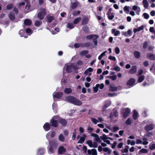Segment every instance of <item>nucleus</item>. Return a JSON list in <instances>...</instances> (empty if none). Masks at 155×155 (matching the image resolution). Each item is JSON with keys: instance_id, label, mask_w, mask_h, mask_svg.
Segmentation results:
<instances>
[{"instance_id": "39", "label": "nucleus", "mask_w": 155, "mask_h": 155, "mask_svg": "<svg viewBox=\"0 0 155 155\" xmlns=\"http://www.w3.org/2000/svg\"><path fill=\"white\" fill-rule=\"evenodd\" d=\"M149 148L151 150H155V144L150 143L149 145Z\"/></svg>"}, {"instance_id": "29", "label": "nucleus", "mask_w": 155, "mask_h": 155, "mask_svg": "<svg viewBox=\"0 0 155 155\" xmlns=\"http://www.w3.org/2000/svg\"><path fill=\"white\" fill-rule=\"evenodd\" d=\"M81 18L80 17H79L75 18L73 21V23L74 24H77L81 20Z\"/></svg>"}, {"instance_id": "13", "label": "nucleus", "mask_w": 155, "mask_h": 155, "mask_svg": "<svg viewBox=\"0 0 155 155\" xmlns=\"http://www.w3.org/2000/svg\"><path fill=\"white\" fill-rule=\"evenodd\" d=\"M137 70V68L136 66H133L129 71L128 73L130 74H133L136 73Z\"/></svg>"}, {"instance_id": "50", "label": "nucleus", "mask_w": 155, "mask_h": 155, "mask_svg": "<svg viewBox=\"0 0 155 155\" xmlns=\"http://www.w3.org/2000/svg\"><path fill=\"white\" fill-rule=\"evenodd\" d=\"M14 6L13 4H8L6 7V9L7 10H10L13 8Z\"/></svg>"}, {"instance_id": "51", "label": "nucleus", "mask_w": 155, "mask_h": 155, "mask_svg": "<svg viewBox=\"0 0 155 155\" xmlns=\"http://www.w3.org/2000/svg\"><path fill=\"white\" fill-rule=\"evenodd\" d=\"M83 62L82 61L80 60L78 61L77 62V64H75L77 65L80 68L79 66H81L83 64Z\"/></svg>"}, {"instance_id": "9", "label": "nucleus", "mask_w": 155, "mask_h": 155, "mask_svg": "<svg viewBox=\"0 0 155 155\" xmlns=\"http://www.w3.org/2000/svg\"><path fill=\"white\" fill-rule=\"evenodd\" d=\"M135 82V80L133 78H130L127 83V85L128 86H130L131 87L135 85L134 83Z\"/></svg>"}, {"instance_id": "38", "label": "nucleus", "mask_w": 155, "mask_h": 155, "mask_svg": "<svg viewBox=\"0 0 155 155\" xmlns=\"http://www.w3.org/2000/svg\"><path fill=\"white\" fill-rule=\"evenodd\" d=\"M9 17L12 20H13L15 19V15L13 12H11L9 14Z\"/></svg>"}, {"instance_id": "43", "label": "nucleus", "mask_w": 155, "mask_h": 155, "mask_svg": "<svg viewBox=\"0 0 155 155\" xmlns=\"http://www.w3.org/2000/svg\"><path fill=\"white\" fill-rule=\"evenodd\" d=\"M144 75H141L138 78V82L139 83L142 82L144 79Z\"/></svg>"}, {"instance_id": "25", "label": "nucleus", "mask_w": 155, "mask_h": 155, "mask_svg": "<svg viewBox=\"0 0 155 155\" xmlns=\"http://www.w3.org/2000/svg\"><path fill=\"white\" fill-rule=\"evenodd\" d=\"M59 122L62 126H65L67 123L66 121L62 119H60L59 120Z\"/></svg>"}, {"instance_id": "8", "label": "nucleus", "mask_w": 155, "mask_h": 155, "mask_svg": "<svg viewBox=\"0 0 155 155\" xmlns=\"http://www.w3.org/2000/svg\"><path fill=\"white\" fill-rule=\"evenodd\" d=\"M91 136L94 137V140H95L97 142L99 143L101 142V140L100 139V137H99L97 134L94 133H91Z\"/></svg>"}, {"instance_id": "11", "label": "nucleus", "mask_w": 155, "mask_h": 155, "mask_svg": "<svg viewBox=\"0 0 155 155\" xmlns=\"http://www.w3.org/2000/svg\"><path fill=\"white\" fill-rule=\"evenodd\" d=\"M111 104V102L110 101H105L104 104L102 107L103 111H104L105 109Z\"/></svg>"}, {"instance_id": "2", "label": "nucleus", "mask_w": 155, "mask_h": 155, "mask_svg": "<svg viewBox=\"0 0 155 155\" xmlns=\"http://www.w3.org/2000/svg\"><path fill=\"white\" fill-rule=\"evenodd\" d=\"M65 100L77 106L81 105L82 104L81 101L72 96H69L66 97H65Z\"/></svg>"}, {"instance_id": "52", "label": "nucleus", "mask_w": 155, "mask_h": 155, "mask_svg": "<svg viewBox=\"0 0 155 155\" xmlns=\"http://www.w3.org/2000/svg\"><path fill=\"white\" fill-rule=\"evenodd\" d=\"M110 90L112 91H117V88L116 87H110Z\"/></svg>"}, {"instance_id": "12", "label": "nucleus", "mask_w": 155, "mask_h": 155, "mask_svg": "<svg viewBox=\"0 0 155 155\" xmlns=\"http://www.w3.org/2000/svg\"><path fill=\"white\" fill-rule=\"evenodd\" d=\"M87 153L89 155H97V151L95 149H93L91 150H87Z\"/></svg>"}, {"instance_id": "62", "label": "nucleus", "mask_w": 155, "mask_h": 155, "mask_svg": "<svg viewBox=\"0 0 155 155\" xmlns=\"http://www.w3.org/2000/svg\"><path fill=\"white\" fill-rule=\"evenodd\" d=\"M97 142L96 141V142H94L93 143V146L92 147L94 148H97L98 146V144L97 143Z\"/></svg>"}, {"instance_id": "19", "label": "nucleus", "mask_w": 155, "mask_h": 155, "mask_svg": "<svg viewBox=\"0 0 155 155\" xmlns=\"http://www.w3.org/2000/svg\"><path fill=\"white\" fill-rule=\"evenodd\" d=\"M111 32L112 34H114L115 36H118L120 34V32L119 31L116 30V29L114 28L112 29Z\"/></svg>"}, {"instance_id": "44", "label": "nucleus", "mask_w": 155, "mask_h": 155, "mask_svg": "<svg viewBox=\"0 0 155 155\" xmlns=\"http://www.w3.org/2000/svg\"><path fill=\"white\" fill-rule=\"evenodd\" d=\"M148 151L146 149L143 148L140 150L139 151V153L140 154V153H147Z\"/></svg>"}, {"instance_id": "37", "label": "nucleus", "mask_w": 155, "mask_h": 155, "mask_svg": "<svg viewBox=\"0 0 155 155\" xmlns=\"http://www.w3.org/2000/svg\"><path fill=\"white\" fill-rule=\"evenodd\" d=\"M42 24V22L41 21L36 20L35 23V25L36 26L38 27Z\"/></svg>"}, {"instance_id": "42", "label": "nucleus", "mask_w": 155, "mask_h": 155, "mask_svg": "<svg viewBox=\"0 0 155 155\" xmlns=\"http://www.w3.org/2000/svg\"><path fill=\"white\" fill-rule=\"evenodd\" d=\"M91 120L94 124H96L99 122V121L95 118L92 117L91 118Z\"/></svg>"}, {"instance_id": "18", "label": "nucleus", "mask_w": 155, "mask_h": 155, "mask_svg": "<svg viewBox=\"0 0 155 155\" xmlns=\"http://www.w3.org/2000/svg\"><path fill=\"white\" fill-rule=\"evenodd\" d=\"M89 21V18L86 17H84L82 20L81 22V25H84L85 24H86L88 23V21Z\"/></svg>"}, {"instance_id": "23", "label": "nucleus", "mask_w": 155, "mask_h": 155, "mask_svg": "<svg viewBox=\"0 0 155 155\" xmlns=\"http://www.w3.org/2000/svg\"><path fill=\"white\" fill-rule=\"evenodd\" d=\"M134 55L135 58L138 59L140 57V53L137 51H135L134 53Z\"/></svg>"}, {"instance_id": "10", "label": "nucleus", "mask_w": 155, "mask_h": 155, "mask_svg": "<svg viewBox=\"0 0 155 155\" xmlns=\"http://www.w3.org/2000/svg\"><path fill=\"white\" fill-rule=\"evenodd\" d=\"M130 112V108H126L124 110V112L123 114V117L124 118H125L127 117L129 113Z\"/></svg>"}, {"instance_id": "55", "label": "nucleus", "mask_w": 155, "mask_h": 155, "mask_svg": "<svg viewBox=\"0 0 155 155\" xmlns=\"http://www.w3.org/2000/svg\"><path fill=\"white\" fill-rule=\"evenodd\" d=\"M107 136L105 134H103L102 136H101L100 137V138L101 139L103 140H105L107 139Z\"/></svg>"}, {"instance_id": "57", "label": "nucleus", "mask_w": 155, "mask_h": 155, "mask_svg": "<svg viewBox=\"0 0 155 155\" xmlns=\"http://www.w3.org/2000/svg\"><path fill=\"white\" fill-rule=\"evenodd\" d=\"M57 106V104L54 102L52 104V109L54 111L56 110Z\"/></svg>"}, {"instance_id": "15", "label": "nucleus", "mask_w": 155, "mask_h": 155, "mask_svg": "<svg viewBox=\"0 0 155 155\" xmlns=\"http://www.w3.org/2000/svg\"><path fill=\"white\" fill-rule=\"evenodd\" d=\"M43 128L45 130L48 131L50 129V124L46 123L43 126Z\"/></svg>"}, {"instance_id": "6", "label": "nucleus", "mask_w": 155, "mask_h": 155, "mask_svg": "<svg viewBox=\"0 0 155 155\" xmlns=\"http://www.w3.org/2000/svg\"><path fill=\"white\" fill-rule=\"evenodd\" d=\"M58 117L57 116H54L51 121V123L52 126L54 127H57L58 126V122L57 120H58Z\"/></svg>"}, {"instance_id": "48", "label": "nucleus", "mask_w": 155, "mask_h": 155, "mask_svg": "<svg viewBox=\"0 0 155 155\" xmlns=\"http://www.w3.org/2000/svg\"><path fill=\"white\" fill-rule=\"evenodd\" d=\"M82 29L85 32L87 33L89 32V28L87 26H84L82 28Z\"/></svg>"}, {"instance_id": "35", "label": "nucleus", "mask_w": 155, "mask_h": 155, "mask_svg": "<svg viewBox=\"0 0 155 155\" xmlns=\"http://www.w3.org/2000/svg\"><path fill=\"white\" fill-rule=\"evenodd\" d=\"M114 68H111L110 70H112L115 71H120V67L117 65L114 66Z\"/></svg>"}, {"instance_id": "30", "label": "nucleus", "mask_w": 155, "mask_h": 155, "mask_svg": "<svg viewBox=\"0 0 155 155\" xmlns=\"http://www.w3.org/2000/svg\"><path fill=\"white\" fill-rule=\"evenodd\" d=\"M31 21L29 19H26L24 21L25 24L27 26L30 25L31 23Z\"/></svg>"}, {"instance_id": "3", "label": "nucleus", "mask_w": 155, "mask_h": 155, "mask_svg": "<svg viewBox=\"0 0 155 155\" xmlns=\"http://www.w3.org/2000/svg\"><path fill=\"white\" fill-rule=\"evenodd\" d=\"M49 145L48 147V152L50 154L54 152V150L56 149L58 145V141L55 140L49 141Z\"/></svg>"}, {"instance_id": "20", "label": "nucleus", "mask_w": 155, "mask_h": 155, "mask_svg": "<svg viewBox=\"0 0 155 155\" xmlns=\"http://www.w3.org/2000/svg\"><path fill=\"white\" fill-rule=\"evenodd\" d=\"M98 37L99 36L98 35H90L86 36L87 38L89 39H93L94 38H98Z\"/></svg>"}, {"instance_id": "58", "label": "nucleus", "mask_w": 155, "mask_h": 155, "mask_svg": "<svg viewBox=\"0 0 155 155\" xmlns=\"http://www.w3.org/2000/svg\"><path fill=\"white\" fill-rule=\"evenodd\" d=\"M143 15L144 17V18L146 19H148L149 17V15L146 13H144L143 14Z\"/></svg>"}, {"instance_id": "59", "label": "nucleus", "mask_w": 155, "mask_h": 155, "mask_svg": "<svg viewBox=\"0 0 155 155\" xmlns=\"http://www.w3.org/2000/svg\"><path fill=\"white\" fill-rule=\"evenodd\" d=\"M30 7V3L28 2L25 6V9L27 10L29 9Z\"/></svg>"}, {"instance_id": "5", "label": "nucleus", "mask_w": 155, "mask_h": 155, "mask_svg": "<svg viewBox=\"0 0 155 155\" xmlns=\"http://www.w3.org/2000/svg\"><path fill=\"white\" fill-rule=\"evenodd\" d=\"M46 14V11L45 8H41L38 15V18L41 20L44 19L45 16Z\"/></svg>"}, {"instance_id": "32", "label": "nucleus", "mask_w": 155, "mask_h": 155, "mask_svg": "<svg viewBox=\"0 0 155 155\" xmlns=\"http://www.w3.org/2000/svg\"><path fill=\"white\" fill-rule=\"evenodd\" d=\"M72 92V89L70 88H66L64 91V92L67 94H69Z\"/></svg>"}, {"instance_id": "56", "label": "nucleus", "mask_w": 155, "mask_h": 155, "mask_svg": "<svg viewBox=\"0 0 155 155\" xmlns=\"http://www.w3.org/2000/svg\"><path fill=\"white\" fill-rule=\"evenodd\" d=\"M103 150L105 152H108L109 153H110L111 152V150L110 149H109L107 147H105L103 149Z\"/></svg>"}, {"instance_id": "24", "label": "nucleus", "mask_w": 155, "mask_h": 155, "mask_svg": "<svg viewBox=\"0 0 155 155\" xmlns=\"http://www.w3.org/2000/svg\"><path fill=\"white\" fill-rule=\"evenodd\" d=\"M133 119L135 120L137 119L138 117V114L137 111L135 110H134L133 111Z\"/></svg>"}, {"instance_id": "54", "label": "nucleus", "mask_w": 155, "mask_h": 155, "mask_svg": "<svg viewBox=\"0 0 155 155\" xmlns=\"http://www.w3.org/2000/svg\"><path fill=\"white\" fill-rule=\"evenodd\" d=\"M96 85L98 88H99L100 89H103L104 87V85L103 84H97Z\"/></svg>"}, {"instance_id": "14", "label": "nucleus", "mask_w": 155, "mask_h": 155, "mask_svg": "<svg viewBox=\"0 0 155 155\" xmlns=\"http://www.w3.org/2000/svg\"><path fill=\"white\" fill-rule=\"evenodd\" d=\"M19 35L21 37H24L25 38L28 37L27 35H26L25 30H21L19 31Z\"/></svg>"}, {"instance_id": "31", "label": "nucleus", "mask_w": 155, "mask_h": 155, "mask_svg": "<svg viewBox=\"0 0 155 155\" xmlns=\"http://www.w3.org/2000/svg\"><path fill=\"white\" fill-rule=\"evenodd\" d=\"M54 19V17L53 16L48 15L47 17V21L49 23L51 22Z\"/></svg>"}, {"instance_id": "64", "label": "nucleus", "mask_w": 155, "mask_h": 155, "mask_svg": "<svg viewBox=\"0 0 155 155\" xmlns=\"http://www.w3.org/2000/svg\"><path fill=\"white\" fill-rule=\"evenodd\" d=\"M115 51L117 54H119L120 51L119 48L118 47H116L115 48Z\"/></svg>"}, {"instance_id": "45", "label": "nucleus", "mask_w": 155, "mask_h": 155, "mask_svg": "<svg viewBox=\"0 0 155 155\" xmlns=\"http://www.w3.org/2000/svg\"><path fill=\"white\" fill-rule=\"evenodd\" d=\"M86 143L91 147H92L93 142L91 140H88L86 141Z\"/></svg>"}, {"instance_id": "41", "label": "nucleus", "mask_w": 155, "mask_h": 155, "mask_svg": "<svg viewBox=\"0 0 155 155\" xmlns=\"http://www.w3.org/2000/svg\"><path fill=\"white\" fill-rule=\"evenodd\" d=\"M80 12L79 11H74L72 13V15L74 16H77L80 15Z\"/></svg>"}, {"instance_id": "40", "label": "nucleus", "mask_w": 155, "mask_h": 155, "mask_svg": "<svg viewBox=\"0 0 155 155\" xmlns=\"http://www.w3.org/2000/svg\"><path fill=\"white\" fill-rule=\"evenodd\" d=\"M110 12H108L107 13V15H108V19L110 20H112L114 17V15H113L112 13H111V15H110Z\"/></svg>"}, {"instance_id": "46", "label": "nucleus", "mask_w": 155, "mask_h": 155, "mask_svg": "<svg viewBox=\"0 0 155 155\" xmlns=\"http://www.w3.org/2000/svg\"><path fill=\"white\" fill-rule=\"evenodd\" d=\"M107 52V51H105L102 53L98 57V59L99 60H101L103 57L105 55V53Z\"/></svg>"}, {"instance_id": "60", "label": "nucleus", "mask_w": 155, "mask_h": 155, "mask_svg": "<svg viewBox=\"0 0 155 155\" xmlns=\"http://www.w3.org/2000/svg\"><path fill=\"white\" fill-rule=\"evenodd\" d=\"M87 130L88 131V133H90L92 132L93 129L90 126H88L87 127Z\"/></svg>"}, {"instance_id": "1", "label": "nucleus", "mask_w": 155, "mask_h": 155, "mask_svg": "<svg viewBox=\"0 0 155 155\" xmlns=\"http://www.w3.org/2000/svg\"><path fill=\"white\" fill-rule=\"evenodd\" d=\"M79 68L75 64L72 63L70 65L66 64L63 68V76L66 77L68 75V73L71 72L73 71L78 70Z\"/></svg>"}, {"instance_id": "4", "label": "nucleus", "mask_w": 155, "mask_h": 155, "mask_svg": "<svg viewBox=\"0 0 155 155\" xmlns=\"http://www.w3.org/2000/svg\"><path fill=\"white\" fill-rule=\"evenodd\" d=\"M142 123L143 124H149L144 127V129L147 132L153 130L154 128V125L151 120H147L143 121Z\"/></svg>"}, {"instance_id": "16", "label": "nucleus", "mask_w": 155, "mask_h": 155, "mask_svg": "<svg viewBox=\"0 0 155 155\" xmlns=\"http://www.w3.org/2000/svg\"><path fill=\"white\" fill-rule=\"evenodd\" d=\"M66 150V149L63 147L61 146L58 149V152L60 154H63L65 152Z\"/></svg>"}, {"instance_id": "47", "label": "nucleus", "mask_w": 155, "mask_h": 155, "mask_svg": "<svg viewBox=\"0 0 155 155\" xmlns=\"http://www.w3.org/2000/svg\"><path fill=\"white\" fill-rule=\"evenodd\" d=\"M26 31L28 35H30L32 33V31L30 28H28L26 30Z\"/></svg>"}, {"instance_id": "49", "label": "nucleus", "mask_w": 155, "mask_h": 155, "mask_svg": "<svg viewBox=\"0 0 155 155\" xmlns=\"http://www.w3.org/2000/svg\"><path fill=\"white\" fill-rule=\"evenodd\" d=\"M88 53V51L87 50H84L81 52L80 53V55L81 56H84L87 54Z\"/></svg>"}, {"instance_id": "28", "label": "nucleus", "mask_w": 155, "mask_h": 155, "mask_svg": "<svg viewBox=\"0 0 155 155\" xmlns=\"http://www.w3.org/2000/svg\"><path fill=\"white\" fill-rule=\"evenodd\" d=\"M125 124L127 125H130L133 123V120L132 118H128L125 121Z\"/></svg>"}, {"instance_id": "36", "label": "nucleus", "mask_w": 155, "mask_h": 155, "mask_svg": "<svg viewBox=\"0 0 155 155\" xmlns=\"http://www.w3.org/2000/svg\"><path fill=\"white\" fill-rule=\"evenodd\" d=\"M130 8V7L127 6H125L124 7V10L126 13L128 14L129 13Z\"/></svg>"}, {"instance_id": "63", "label": "nucleus", "mask_w": 155, "mask_h": 155, "mask_svg": "<svg viewBox=\"0 0 155 155\" xmlns=\"http://www.w3.org/2000/svg\"><path fill=\"white\" fill-rule=\"evenodd\" d=\"M46 137L48 140L51 137V135L49 132L46 135Z\"/></svg>"}, {"instance_id": "17", "label": "nucleus", "mask_w": 155, "mask_h": 155, "mask_svg": "<svg viewBox=\"0 0 155 155\" xmlns=\"http://www.w3.org/2000/svg\"><path fill=\"white\" fill-rule=\"evenodd\" d=\"M83 137H80L79 140L78 141V143H83L84 141L85 138L86 137V136L85 134L83 135Z\"/></svg>"}, {"instance_id": "7", "label": "nucleus", "mask_w": 155, "mask_h": 155, "mask_svg": "<svg viewBox=\"0 0 155 155\" xmlns=\"http://www.w3.org/2000/svg\"><path fill=\"white\" fill-rule=\"evenodd\" d=\"M63 93L61 92H54L53 94V98L54 101H55L54 98L57 99L60 98L63 96Z\"/></svg>"}, {"instance_id": "21", "label": "nucleus", "mask_w": 155, "mask_h": 155, "mask_svg": "<svg viewBox=\"0 0 155 155\" xmlns=\"http://www.w3.org/2000/svg\"><path fill=\"white\" fill-rule=\"evenodd\" d=\"M147 57L151 60H155V55L151 53H148L147 54Z\"/></svg>"}, {"instance_id": "22", "label": "nucleus", "mask_w": 155, "mask_h": 155, "mask_svg": "<svg viewBox=\"0 0 155 155\" xmlns=\"http://www.w3.org/2000/svg\"><path fill=\"white\" fill-rule=\"evenodd\" d=\"M44 152L45 150L43 148H40L38 150L37 154L38 155H42Z\"/></svg>"}, {"instance_id": "34", "label": "nucleus", "mask_w": 155, "mask_h": 155, "mask_svg": "<svg viewBox=\"0 0 155 155\" xmlns=\"http://www.w3.org/2000/svg\"><path fill=\"white\" fill-rule=\"evenodd\" d=\"M143 26L142 25L140 27H138L137 28H134V31L135 33L137 31H139L143 29Z\"/></svg>"}, {"instance_id": "53", "label": "nucleus", "mask_w": 155, "mask_h": 155, "mask_svg": "<svg viewBox=\"0 0 155 155\" xmlns=\"http://www.w3.org/2000/svg\"><path fill=\"white\" fill-rule=\"evenodd\" d=\"M59 140L62 142H63L64 140V137L62 134H60L58 137Z\"/></svg>"}, {"instance_id": "61", "label": "nucleus", "mask_w": 155, "mask_h": 155, "mask_svg": "<svg viewBox=\"0 0 155 155\" xmlns=\"http://www.w3.org/2000/svg\"><path fill=\"white\" fill-rule=\"evenodd\" d=\"M110 78L113 81H114L116 80L117 78V76L116 75H114L113 76H110Z\"/></svg>"}, {"instance_id": "27", "label": "nucleus", "mask_w": 155, "mask_h": 155, "mask_svg": "<svg viewBox=\"0 0 155 155\" xmlns=\"http://www.w3.org/2000/svg\"><path fill=\"white\" fill-rule=\"evenodd\" d=\"M73 22H69L67 25V27L70 29H73L75 26Z\"/></svg>"}, {"instance_id": "26", "label": "nucleus", "mask_w": 155, "mask_h": 155, "mask_svg": "<svg viewBox=\"0 0 155 155\" xmlns=\"http://www.w3.org/2000/svg\"><path fill=\"white\" fill-rule=\"evenodd\" d=\"M78 3L77 2L71 3V7L72 9L75 8L78 6Z\"/></svg>"}, {"instance_id": "33", "label": "nucleus", "mask_w": 155, "mask_h": 155, "mask_svg": "<svg viewBox=\"0 0 155 155\" xmlns=\"http://www.w3.org/2000/svg\"><path fill=\"white\" fill-rule=\"evenodd\" d=\"M143 4L145 8H147L148 7L149 5L147 0H143Z\"/></svg>"}]
</instances>
